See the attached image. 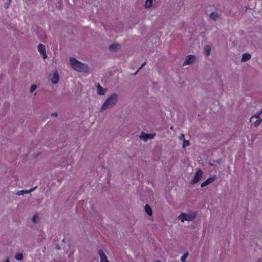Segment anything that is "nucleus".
I'll use <instances>...</instances> for the list:
<instances>
[{
	"label": "nucleus",
	"instance_id": "obj_34",
	"mask_svg": "<svg viewBox=\"0 0 262 262\" xmlns=\"http://www.w3.org/2000/svg\"><path fill=\"white\" fill-rule=\"evenodd\" d=\"M173 126H171V127H170V129H173Z\"/></svg>",
	"mask_w": 262,
	"mask_h": 262
},
{
	"label": "nucleus",
	"instance_id": "obj_5",
	"mask_svg": "<svg viewBox=\"0 0 262 262\" xmlns=\"http://www.w3.org/2000/svg\"><path fill=\"white\" fill-rule=\"evenodd\" d=\"M155 134H145L144 132H142L140 136V138L141 139L146 141L148 139H151L154 138Z\"/></svg>",
	"mask_w": 262,
	"mask_h": 262
},
{
	"label": "nucleus",
	"instance_id": "obj_2",
	"mask_svg": "<svg viewBox=\"0 0 262 262\" xmlns=\"http://www.w3.org/2000/svg\"><path fill=\"white\" fill-rule=\"evenodd\" d=\"M117 95L114 94L107 99L101 108V111L106 110L114 106L117 101Z\"/></svg>",
	"mask_w": 262,
	"mask_h": 262
},
{
	"label": "nucleus",
	"instance_id": "obj_15",
	"mask_svg": "<svg viewBox=\"0 0 262 262\" xmlns=\"http://www.w3.org/2000/svg\"><path fill=\"white\" fill-rule=\"evenodd\" d=\"M145 211L146 213L149 215H151L152 214V209L149 205L146 204L145 206Z\"/></svg>",
	"mask_w": 262,
	"mask_h": 262
},
{
	"label": "nucleus",
	"instance_id": "obj_9",
	"mask_svg": "<svg viewBox=\"0 0 262 262\" xmlns=\"http://www.w3.org/2000/svg\"><path fill=\"white\" fill-rule=\"evenodd\" d=\"M36 187H35L34 188H31L30 189H29L28 190H21L18 191L16 193V194L18 195H24L25 193H30L31 192H32L33 191H34L36 189Z\"/></svg>",
	"mask_w": 262,
	"mask_h": 262
},
{
	"label": "nucleus",
	"instance_id": "obj_17",
	"mask_svg": "<svg viewBox=\"0 0 262 262\" xmlns=\"http://www.w3.org/2000/svg\"><path fill=\"white\" fill-rule=\"evenodd\" d=\"M211 51V48L209 46H205L204 48V52L206 56H209Z\"/></svg>",
	"mask_w": 262,
	"mask_h": 262
},
{
	"label": "nucleus",
	"instance_id": "obj_1",
	"mask_svg": "<svg viewBox=\"0 0 262 262\" xmlns=\"http://www.w3.org/2000/svg\"><path fill=\"white\" fill-rule=\"evenodd\" d=\"M72 67L76 71L80 72H86L88 71L87 64L83 63L74 57H71L70 59Z\"/></svg>",
	"mask_w": 262,
	"mask_h": 262
},
{
	"label": "nucleus",
	"instance_id": "obj_18",
	"mask_svg": "<svg viewBox=\"0 0 262 262\" xmlns=\"http://www.w3.org/2000/svg\"><path fill=\"white\" fill-rule=\"evenodd\" d=\"M179 219L181 220L182 222H184L187 221V214L185 213H182L179 216Z\"/></svg>",
	"mask_w": 262,
	"mask_h": 262
},
{
	"label": "nucleus",
	"instance_id": "obj_10",
	"mask_svg": "<svg viewBox=\"0 0 262 262\" xmlns=\"http://www.w3.org/2000/svg\"><path fill=\"white\" fill-rule=\"evenodd\" d=\"M59 80V75L57 72H55L51 79L52 82L54 84L57 83Z\"/></svg>",
	"mask_w": 262,
	"mask_h": 262
},
{
	"label": "nucleus",
	"instance_id": "obj_3",
	"mask_svg": "<svg viewBox=\"0 0 262 262\" xmlns=\"http://www.w3.org/2000/svg\"><path fill=\"white\" fill-rule=\"evenodd\" d=\"M203 173L202 170L201 169H199L196 171L194 178L191 181V183L192 184H196V183H198L202 179V178L203 177Z\"/></svg>",
	"mask_w": 262,
	"mask_h": 262
},
{
	"label": "nucleus",
	"instance_id": "obj_33",
	"mask_svg": "<svg viewBox=\"0 0 262 262\" xmlns=\"http://www.w3.org/2000/svg\"><path fill=\"white\" fill-rule=\"evenodd\" d=\"M155 262H162V261L161 260H158L155 261Z\"/></svg>",
	"mask_w": 262,
	"mask_h": 262
},
{
	"label": "nucleus",
	"instance_id": "obj_23",
	"mask_svg": "<svg viewBox=\"0 0 262 262\" xmlns=\"http://www.w3.org/2000/svg\"><path fill=\"white\" fill-rule=\"evenodd\" d=\"M188 255V253H184L181 257V260L182 262H185V260Z\"/></svg>",
	"mask_w": 262,
	"mask_h": 262
},
{
	"label": "nucleus",
	"instance_id": "obj_14",
	"mask_svg": "<svg viewBox=\"0 0 262 262\" xmlns=\"http://www.w3.org/2000/svg\"><path fill=\"white\" fill-rule=\"evenodd\" d=\"M251 58V55L248 53H244L243 55L241 61H246Z\"/></svg>",
	"mask_w": 262,
	"mask_h": 262
},
{
	"label": "nucleus",
	"instance_id": "obj_30",
	"mask_svg": "<svg viewBox=\"0 0 262 262\" xmlns=\"http://www.w3.org/2000/svg\"><path fill=\"white\" fill-rule=\"evenodd\" d=\"M257 262H262L261 259L259 258L257 261Z\"/></svg>",
	"mask_w": 262,
	"mask_h": 262
},
{
	"label": "nucleus",
	"instance_id": "obj_29",
	"mask_svg": "<svg viewBox=\"0 0 262 262\" xmlns=\"http://www.w3.org/2000/svg\"><path fill=\"white\" fill-rule=\"evenodd\" d=\"M51 115L52 116H54V117H56V116H57V113H52Z\"/></svg>",
	"mask_w": 262,
	"mask_h": 262
},
{
	"label": "nucleus",
	"instance_id": "obj_25",
	"mask_svg": "<svg viewBox=\"0 0 262 262\" xmlns=\"http://www.w3.org/2000/svg\"><path fill=\"white\" fill-rule=\"evenodd\" d=\"M37 86L35 84H33L30 88V92L32 93L36 89Z\"/></svg>",
	"mask_w": 262,
	"mask_h": 262
},
{
	"label": "nucleus",
	"instance_id": "obj_21",
	"mask_svg": "<svg viewBox=\"0 0 262 262\" xmlns=\"http://www.w3.org/2000/svg\"><path fill=\"white\" fill-rule=\"evenodd\" d=\"M152 0H146L145 3V7L146 8H150L151 6Z\"/></svg>",
	"mask_w": 262,
	"mask_h": 262
},
{
	"label": "nucleus",
	"instance_id": "obj_24",
	"mask_svg": "<svg viewBox=\"0 0 262 262\" xmlns=\"http://www.w3.org/2000/svg\"><path fill=\"white\" fill-rule=\"evenodd\" d=\"M38 218H39V217L37 215H34L33 217V219H32L33 222L34 223H36L37 222V221H38Z\"/></svg>",
	"mask_w": 262,
	"mask_h": 262
},
{
	"label": "nucleus",
	"instance_id": "obj_27",
	"mask_svg": "<svg viewBox=\"0 0 262 262\" xmlns=\"http://www.w3.org/2000/svg\"><path fill=\"white\" fill-rule=\"evenodd\" d=\"M11 2V0H8V2L6 4H5V7L6 8H8L9 7V5H10Z\"/></svg>",
	"mask_w": 262,
	"mask_h": 262
},
{
	"label": "nucleus",
	"instance_id": "obj_13",
	"mask_svg": "<svg viewBox=\"0 0 262 262\" xmlns=\"http://www.w3.org/2000/svg\"><path fill=\"white\" fill-rule=\"evenodd\" d=\"M262 113V109L259 112L256 113L254 115L252 116L250 119V121L251 122H252L253 121V120H255V119L259 118L260 115Z\"/></svg>",
	"mask_w": 262,
	"mask_h": 262
},
{
	"label": "nucleus",
	"instance_id": "obj_28",
	"mask_svg": "<svg viewBox=\"0 0 262 262\" xmlns=\"http://www.w3.org/2000/svg\"><path fill=\"white\" fill-rule=\"evenodd\" d=\"M145 64H146V62H144V63H143L142 64L141 66V67L138 69V70H137V71H136V72L135 73V74H136L137 73V72H138L140 69H142V68H143V67L145 65Z\"/></svg>",
	"mask_w": 262,
	"mask_h": 262
},
{
	"label": "nucleus",
	"instance_id": "obj_26",
	"mask_svg": "<svg viewBox=\"0 0 262 262\" xmlns=\"http://www.w3.org/2000/svg\"><path fill=\"white\" fill-rule=\"evenodd\" d=\"M189 145V142L188 141L184 140L183 146L185 147L186 146H188Z\"/></svg>",
	"mask_w": 262,
	"mask_h": 262
},
{
	"label": "nucleus",
	"instance_id": "obj_16",
	"mask_svg": "<svg viewBox=\"0 0 262 262\" xmlns=\"http://www.w3.org/2000/svg\"><path fill=\"white\" fill-rule=\"evenodd\" d=\"M196 216L195 213H191V214H187V221H191L194 219Z\"/></svg>",
	"mask_w": 262,
	"mask_h": 262
},
{
	"label": "nucleus",
	"instance_id": "obj_19",
	"mask_svg": "<svg viewBox=\"0 0 262 262\" xmlns=\"http://www.w3.org/2000/svg\"><path fill=\"white\" fill-rule=\"evenodd\" d=\"M256 120H253V124L255 127L259 126L261 123V120L260 118L255 119Z\"/></svg>",
	"mask_w": 262,
	"mask_h": 262
},
{
	"label": "nucleus",
	"instance_id": "obj_7",
	"mask_svg": "<svg viewBox=\"0 0 262 262\" xmlns=\"http://www.w3.org/2000/svg\"><path fill=\"white\" fill-rule=\"evenodd\" d=\"M195 59V56L193 55H189L186 57L185 61L184 62V65L190 64L193 62Z\"/></svg>",
	"mask_w": 262,
	"mask_h": 262
},
{
	"label": "nucleus",
	"instance_id": "obj_20",
	"mask_svg": "<svg viewBox=\"0 0 262 262\" xmlns=\"http://www.w3.org/2000/svg\"><path fill=\"white\" fill-rule=\"evenodd\" d=\"M210 17L212 19L215 20L219 17V16L217 13L215 12H212L210 15Z\"/></svg>",
	"mask_w": 262,
	"mask_h": 262
},
{
	"label": "nucleus",
	"instance_id": "obj_6",
	"mask_svg": "<svg viewBox=\"0 0 262 262\" xmlns=\"http://www.w3.org/2000/svg\"><path fill=\"white\" fill-rule=\"evenodd\" d=\"M215 179H216L215 176H213L212 177H210L208 178L205 181H204V182H203L201 184V186L202 187H203L204 186H206L209 185V184L214 182V180H215Z\"/></svg>",
	"mask_w": 262,
	"mask_h": 262
},
{
	"label": "nucleus",
	"instance_id": "obj_22",
	"mask_svg": "<svg viewBox=\"0 0 262 262\" xmlns=\"http://www.w3.org/2000/svg\"><path fill=\"white\" fill-rule=\"evenodd\" d=\"M16 259L18 260H21L23 258V255L22 253H17L15 256Z\"/></svg>",
	"mask_w": 262,
	"mask_h": 262
},
{
	"label": "nucleus",
	"instance_id": "obj_32",
	"mask_svg": "<svg viewBox=\"0 0 262 262\" xmlns=\"http://www.w3.org/2000/svg\"><path fill=\"white\" fill-rule=\"evenodd\" d=\"M4 262H9V258H7V259L5 260V261H4Z\"/></svg>",
	"mask_w": 262,
	"mask_h": 262
},
{
	"label": "nucleus",
	"instance_id": "obj_4",
	"mask_svg": "<svg viewBox=\"0 0 262 262\" xmlns=\"http://www.w3.org/2000/svg\"><path fill=\"white\" fill-rule=\"evenodd\" d=\"M38 50L40 54L42 56L43 59H46L47 57V55L46 52L45 46L42 44H39L38 46Z\"/></svg>",
	"mask_w": 262,
	"mask_h": 262
},
{
	"label": "nucleus",
	"instance_id": "obj_8",
	"mask_svg": "<svg viewBox=\"0 0 262 262\" xmlns=\"http://www.w3.org/2000/svg\"><path fill=\"white\" fill-rule=\"evenodd\" d=\"M98 254L100 258V262H105V261L108 260L107 256L105 254L102 250H99Z\"/></svg>",
	"mask_w": 262,
	"mask_h": 262
},
{
	"label": "nucleus",
	"instance_id": "obj_11",
	"mask_svg": "<svg viewBox=\"0 0 262 262\" xmlns=\"http://www.w3.org/2000/svg\"><path fill=\"white\" fill-rule=\"evenodd\" d=\"M120 48V45L117 43H113L109 46V50L111 51H116Z\"/></svg>",
	"mask_w": 262,
	"mask_h": 262
},
{
	"label": "nucleus",
	"instance_id": "obj_35",
	"mask_svg": "<svg viewBox=\"0 0 262 262\" xmlns=\"http://www.w3.org/2000/svg\"><path fill=\"white\" fill-rule=\"evenodd\" d=\"M105 262H110L108 260L106 261H105Z\"/></svg>",
	"mask_w": 262,
	"mask_h": 262
},
{
	"label": "nucleus",
	"instance_id": "obj_12",
	"mask_svg": "<svg viewBox=\"0 0 262 262\" xmlns=\"http://www.w3.org/2000/svg\"><path fill=\"white\" fill-rule=\"evenodd\" d=\"M97 89L98 94L100 95H104L106 92V90L104 89L102 87H101L99 84H98L97 85Z\"/></svg>",
	"mask_w": 262,
	"mask_h": 262
},
{
	"label": "nucleus",
	"instance_id": "obj_31",
	"mask_svg": "<svg viewBox=\"0 0 262 262\" xmlns=\"http://www.w3.org/2000/svg\"><path fill=\"white\" fill-rule=\"evenodd\" d=\"M184 135L183 134H182L181 136V139H184Z\"/></svg>",
	"mask_w": 262,
	"mask_h": 262
}]
</instances>
